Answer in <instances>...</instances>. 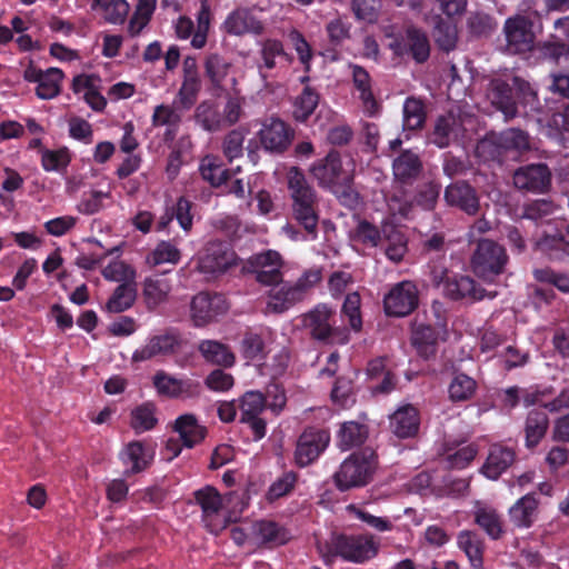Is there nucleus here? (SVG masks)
Returning <instances> with one entry per match:
<instances>
[{"mask_svg": "<svg viewBox=\"0 0 569 569\" xmlns=\"http://www.w3.org/2000/svg\"><path fill=\"white\" fill-rule=\"evenodd\" d=\"M92 12L108 24L121 26L128 20L127 32L139 36L149 24L157 8V0H137L133 12L128 19V0H91Z\"/></svg>", "mask_w": 569, "mask_h": 569, "instance_id": "nucleus-1", "label": "nucleus"}, {"mask_svg": "<svg viewBox=\"0 0 569 569\" xmlns=\"http://www.w3.org/2000/svg\"><path fill=\"white\" fill-rule=\"evenodd\" d=\"M316 548L325 565L337 557L355 563H363L377 556L379 543L372 535H345L332 532L329 539H317Z\"/></svg>", "mask_w": 569, "mask_h": 569, "instance_id": "nucleus-2", "label": "nucleus"}, {"mask_svg": "<svg viewBox=\"0 0 569 569\" xmlns=\"http://www.w3.org/2000/svg\"><path fill=\"white\" fill-rule=\"evenodd\" d=\"M377 466L378 456L373 450L366 448L353 452L333 475L335 485L340 491L365 487L372 480Z\"/></svg>", "mask_w": 569, "mask_h": 569, "instance_id": "nucleus-3", "label": "nucleus"}, {"mask_svg": "<svg viewBox=\"0 0 569 569\" xmlns=\"http://www.w3.org/2000/svg\"><path fill=\"white\" fill-rule=\"evenodd\" d=\"M302 326L309 337L321 345H345L348 332L337 326V312L326 303H319L302 315Z\"/></svg>", "mask_w": 569, "mask_h": 569, "instance_id": "nucleus-4", "label": "nucleus"}, {"mask_svg": "<svg viewBox=\"0 0 569 569\" xmlns=\"http://www.w3.org/2000/svg\"><path fill=\"white\" fill-rule=\"evenodd\" d=\"M509 262L506 248L488 238L477 240L470 258L472 272L480 279L493 281L502 274Z\"/></svg>", "mask_w": 569, "mask_h": 569, "instance_id": "nucleus-5", "label": "nucleus"}, {"mask_svg": "<svg viewBox=\"0 0 569 569\" xmlns=\"http://www.w3.org/2000/svg\"><path fill=\"white\" fill-rule=\"evenodd\" d=\"M239 258L228 241L210 240L198 252L197 268L201 273L219 276L238 266Z\"/></svg>", "mask_w": 569, "mask_h": 569, "instance_id": "nucleus-6", "label": "nucleus"}, {"mask_svg": "<svg viewBox=\"0 0 569 569\" xmlns=\"http://www.w3.org/2000/svg\"><path fill=\"white\" fill-rule=\"evenodd\" d=\"M512 87L513 88H511L507 82L493 80L490 83V90L488 93V99L491 104L500 110L507 119L516 116V104L512 99L513 91L526 103L533 102L536 99V92L526 81L519 78H512Z\"/></svg>", "mask_w": 569, "mask_h": 569, "instance_id": "nucleus-7", "label": "nucleus"}, {"mask_svg": "<svg viewBox=\"0 0 569 569\" xmlns=\"http://www.w3.org/2000/svg\"><path fill=\"white\" fill-rule=\"evenodd\" d=\"M353 170L355 163L350 159L343 160L338 153L330 152L323 160L312 166L310 171L320 186L332 190L351 182Z\"/></svg>", "mask_w": 569, "mask_h": 569, "instance_id": "nucleus-8", "label": "nucleus"}, {"mask_svg": "<svg viewBox=\"0 0 569 569\" xmlns=\"http://www.w3.org/2000/svg\"><path fill=\"white\" fill-rule=\"evenodd\" d=\"M432 282L436 286L443 284V293L453 301L469 300L478 301L483 299L485 289L466 274H449L447 269L433 270Z\"/></svg>", "mask_w": 569, "mask_h": 569, "instance_id": "nucleus-9", "label": "nucleus"}, {"mask_svg": "<svg viewBox=\"0 0 569 569\" xmlns=\"http://www.w3.org/2000/svg\"><path fill=\"white\" fill-rule=\"evenodd\" d=\"M330 432L327 429L308 427L299 436L295 462L299 468L312 465L325 452L330 443Z\"/></svg>", "mask_w": 569, "mask_h": 569, "instance_id": "nucleus-10", "label": "nucleus"}, {"mask_svg": "<svg viewBox=\"0 0 569 569\" xmlns=\"http://www.w3.org/2000/svg\"><path fill=\"white\" fill-rule=\"evenodd\" d=\"M418 306L419 291L416 283L410 280L396 283L383 298V309L389 317H406Z\"/></svg>", "mask_w": 569, "mask_h": 569, "instance_id": "nucleus-11", "label": "nucleus"}, {"mask_svg": "<svg viewBox=\"0 0 569 569\" xmlns=\"http://www.w3.org/2000/svg\"><path fill=\"white\" fill-rule=\"evenodd\" d=\"M193 497L201 508V519L207 530L219 535L227 527V519L222 515L223 501L219 491L211 486H206L194 491Z\"/></svg>", "mask_w": 569, "mask_h": 569, "instance_id": "nucleus-12", "label": "nucleus"}, {"mask_svg": "<svg viewBox=\"0 0 569 569\" xmlns=\"http://www.w3.org/2000/svg\"><path fill=\"white\" fill-rule=\"evenodd\" d=\"M281 257L277 251L267 250L253 254L247 260L243 269L254 274L257 282L271 288L282 280Z\"/></svg>", "mask_w": 569, "mask_h": 569, "instance_id": "nucleus-13", "label": "nucleus"}, {"mask_svg": "<svg viewBox=\"0 0 569 569\" xmlns=\"http://www.w3.org/2000/svg\"><path fill=\"white\" fill-rule=\"evenodd\" d=\"M532 16H516L506 21L505 33L507 50L510 53L523 54L535 48V32L532 30Z\"/></svg>", "mask_w": 569, "mask_h": 569, "instance_id": "nucleus-14", "label": "nucleus"}, {"mask_svg": "<svg viewBox=\"0 0 569 569\" xmlns=\"http://www.w3.org/2000/svg\"><path fill=\"white\" fill-rule=\"evenodd\" d=\"M266 408L267 398L260 391L250 390L240 398V422L249 426L256 441L262 439L267 432V423L260 417Z\"/></svg>", "mask_w": 569, "mask_h": 569, "instance_id": "nucleus-15", "label": "nucleus"}, {"mask_svg": "<svg viewBox=\"0 0 569 569\" xmlns=\"http://www.w3.org/2000/svg\"><path fill=\"white\" fill-rule=\"evenodd\" d=\"M528 137L520 130L510 129L502 132L499 138L492 133L482 139L476 147L478 157L488 160L500 154V149H527Z\"/></svg>", "mask_w": 569, "mask_h": 569, "instance_id": "nucleus-16", "label": "nucleus"}, {"mask_svg": "<svg viewBox=\"0 0 569 569\" xmlns=\"http://www.w3.org/2000/svg\"><path fill=\"white\" fill-rule=\"evenodd\" d=\"M190 309L194 326L203 327L227 312L228 306L221 295L200 292L192 298Z\"/></svg>", "mask_w": 569, "mask_h": 569, "instance_id": "nucleus-17", "label": "nucleus"}, {"mask_svg": "<svg viewBox=\"0 0 569 569\" xmlns=\"http://www.w3.org/2000/svg\"><path fill=\"white\" fill-rule=\"evenodd\" d=\"M23 78L28 82L37 83L36 94L42 100H49L57 97L61 89L63 72L58 68L41 70L34 66H29L23 72Z\"/></svg>", "mask_w": 569, "mask_h": 569, "instance_id": "nucleus-18", "label": "nucleus"}, {"mask_svg": "<svg viewBox=\"0 0 569 569\" xmlns=\"http://www.w3.org/2000/svg\"><path fill=\"white\" fill-rule=\"evenodd\" d=\"M439 335V330L435 326L420 322L418 319L410 325V343L417 355L425 360L436 357Z\"/></svg>", "mask_w": 569, "mask_h": 569, "instance_id": "nucleus-19", "label": "nucleus"}, {"mask_svg": "<svg viewBox=\"0 0 569 569\" xmlns=\"http://www.w3.org/2000/svg\"><path fill=\"white\" fill-rule=\"evenodd\" d=\"M288 188L291 193L293 209L298 213H309L317 209L315 192L308 186L303 173L296 167L288 171Z\"/></svg>", "mask_w": 569, "mask_h": 569, "instance_id": "nucleus-20", "label": "nucleus"}, {"mask_svg": "<svg viewBox=\"0 0 569 569\" xmlns=\"http://www.w3.org/2000/svg\"><path fill=\"white\" fill-rule=\"evenodd\" d=\"M389 430L398 439H413L420 430V413L412 405L399 407L389 416Z\"/></svg>", "mask_w": 569, "mask_h": 569, "instance_id": "nucleus-21", "label": "nucleus"}, {"mask_svg": "<svg viewBox=\"0 0 569 569\" xmlns=\"http://www.w3.org/2000/svg\"><path fill=\"white\" fill-rule=\"evenodd\" d=\"M540 499L537 492H529L520 497L509 508L510 522L519 529H529L538 520Z\"/></svg>", "mask_w": 569, "mask_h": 569, "instance_id": "nucleus-22", "label": "nucleus"}, {"mask_svg": "<svg viewBox=\"0 0 569 569\" xmlns=\"http://www.w3.org/2000/svg\"><path fill=\"white\" fill-rule=\"evenodd\" d=\"M260 141L268 151L281 152L291 143L292 132L280 119H267L259 131Z\"/></svg>", "mask_w": 569, "mask_h": 569, "instance_id": "nucleus-23", "label": "nucleus"}, {"mask_svg": "<svg viewBox=\"0 0 569 569\" xmlns=\"http://www.w3.org/2000/svg\"><path fill=\"white\" fill-rule=\"evenodd\" d=\"M516 450L501 443L489 448L488 457L481 467V473L491 480H497L516 461Z\"/></svg>", "mask_w": 569, "mask_h": 569, "instance_id": "nucleus-24", "label": "nucleus"}, {"mask_svg": "<svg viewBox=\"0 0 569 569\" xmlns=\"http://www.w3.org/2000/svg\"><path fill=\"white\" fill-rule=\"evenodd\" d=\"M303 298L299 288L291 282L281 280L280 283L269 290L267 306L270 311L282 313L303 300Z\"/></svg>", "mask_w": 569, "mask_h": 569, "instance_id": "nucleus-25", "label": "nucleus"}, {"mask_svg": "<svg viewBox=\"0 0 569 569\" xmlns=\"http://www.w3.org/2000/svg\"><path fill=\"white\" fill-rule=\"evenodd\" d=\"M222 30L233 36L259 34L263 31V24L249 10L236 9L227 16Z\"/></svg>", "mask_w": 569, "mask_h": 569, "instance_id": "nucleus-26", "label": "nucleus"}, {"mask_svg": "<svg viewBox=\"0 0 569 569\" xmlns=\"http://www.w3.org/2000/svg\"><path fill=\"white\" fill-rule=\"evenodd\" d=\"M549 417L541 407L528 411L525 420V446L527 449H535L546 437L549 429Z\"/></svg>", "mask_w": 569, "mask_h": 569, "instance_id": "nucleus-27", "label": "nucleus"}, {"mask_svg": "<svg viewBox=\"0 0 569 569\" xmlns=\"http://www.w3.org/2000/svg\"><path fill=\"white\" fill-rule=\"evenodd\" d=\"M513 182L519 189L542 192L550 183V172L543 164L528 166L516 171Z\"/></svg>", "mask_w": 569, "mask_h": 569, "instance_id": "nucleus-28", "label": "nucleus"}, {"mask_svg": "<svg viewBox=\"0 0 569 569\" xmlns=\"http://www.w3.org/2000/svg\"><path fill=\"white\" fill-rule=\"evenodd\" d=\"M180 347V340L178 336L172 333H166L154 336L144 347L136 350L132 359L133 361H146L157 356H167L174 353Z\"/></svg>", "mask_w": 569, "mask_h": 569, "instance_id": "nucleus-29", "label": "nucleus"}, {"mask_svg": "<svg viewBox=\"0 0 569 569\" xmlns=\"http://www.w3.org/2000/svg\"><path fill=\"white\" fill-rule=\"evenodd\" d=\"M198 351L206 362L220 368H231L236 356L228 345L218 340L204 339L198 345Z\"/></svg>", "mask_w": 569, "mask_h": 569, "instance_id": "nucleus-30", "label": "nucleus"}, {"mask_svg": "<svg viewBox=\"0 0 569 569\" xmlns=\"http://www.w3.org/2000/svg\"><path fill=\"white\" fill-rule=\"evenodd\" d=\"M101 80L94 74H79L73 79L72 89L82 96L87 103L94 110H101L106 100L100 92Z\"/></svg>", "mask_w": 569, "mask_h": 569, "instance_id": "nucleus-31", "label": "nucleus"}, {"mask_svg": "<svg viewBox=\"0 0 569 569\" xmlns=\"http://www.w3.org/2000/svg\"><path fill=\"white\" fill-rule=\"evenodd\" d=\"M174 431L186 448H193L204 440L207 428L199 425L194 415L186 413L176 419Z\"/></svg>", "mask_w": 569, "mask_h": 569, "instance_id": "nucleus-32", "label": "nucleus"}, {"mask_svg": "<svg viewBox=\"0 0 569 569\" xmlns=\"http://www.w3.org/2000/svg\"><path fill=\"white\" fill-rule=\"evenodd\" d=\"M252 531L262 545L273 548L286 545L290 540L289 531L272 520H258L252 525Z\"/></svg>", "mask_w": 569, "mask_h": 569, "instance_id": "nucleus-33", "label": "nucleus"}, {"mask_svg": "<svg viewBox=\"0 0 569 569\" xmlns=\"http://www.w3.org/2000/svg\"><path fill=\"white\" fill-rule=\"evenodd\" d=\"M120 459L126 466H130L124 471V476L136 475L146 470L152 461V455L148 453L141 441L129 442L120 453Z\"/></svg>", "mask_w": 569, "mask_h": 569, "instance_id": "nucleus-34", "label": "nucleus"}, {"mask_svg": "<svg viewBox=\"0 0 569 569\" xmlns=\"http://www.w3.org/2000/svg\"><path fill=\"white\" fill-rule=\"evenodd\" d=\"M369 437V428L358 421H345L340 425L337 442L338 447L346 451L362 446Z\"/></svg>", "mask_w": 569, "mask_h": 569, "instance_id": "nucleus-35", "label": "nucleus"}, {"mask_svg": "<svg viewBox=\"0 0 569 569\" xmlns=\"http://www.w3.org/2000/svg\"><path fill=\"white\" fill-rule=\"evenodd\" d=\"M457 545L465 552L473 569H482L485 546L477 532L470 530L460 531L457 536Z\"/></svg>", "mask_w": 569, "mask_h": 569, "instance_id": "nucleus-36", "label": "nucleus"}, {"mask_svg": "<svg viewBox=\"0 0 569 569\" xmlns=\"http://www.w3.org/2000/svg\"><path fill=\"white\" fill-rule=\"evenodd\" d=\"M537 248L551 261L569 260V240L561 233L543 236L537 242Z\"/></svg>", "mask_w": 569, "mask_h": 569, "instance_id": "nucleus-37", "label": "nucleus"}, {"mask_svg": "<svg viewBox=\"0 0 569 569\" xmlns=\"http://www.w3.org/2000/svg\"><path fill=\"white\" fill-rule=\"evenodd\" d=\"M199 171L201 177L212 187H220L231 178V172L224 168L218 156L208 154L200 161Z\"/></svg>", "mask_w": 569, "mask_h": 569, "instance_id": "nucleus-38", "label": "nucleus"}, {"mask_svg": "<svg viewBox=\"0 0 569 569\" xmlns=\"http://www.w3.org/2000/svg\"><path fill=\"white\" fill-rule=\"evenodd\" d=\"M352 77L355 88L359 92V99L362 102L363 111L369 116L376 114L378 111V102L373 97L368 72L358 66H353Z\"/></svg>", "mask_w": 569, "mask_h": 569, "instance_id": "nucleus-39", "label": "nucleus"}, {"mask_svg": "<svg viewBox=\"0 0 569 569\" xmlns=\"http://www.w3.org/2000/svg\"><path fill=\"white\" fill-rule=\"evenodd\" d=\"M397 54L411 52L418 62H423L429 57V43L426 36L417 30H408L406 43L391 44Z\"/></svg>", "mask_w": 569, "mask_h": 569, "instance_id": "nucleus-40", "label": "nucleus"}, {"mask_svg": "<svg viewBox=\"0 0 569 569\" xmlns=\"http://www.w3.org/2000/svg\"><path fill=\"white\" fill-rule=\"evenodd\" d=\"M137 299V289L132 282L120 283L106 303V309L112 313H120L130 309Z\"/></svg>", "mask_w": 569, "mask_h": 569, "instance_id": "nucleus-41", "label": "nucleus"}, {"mask_svg": "<svg viewBox=\"0 0 569 569\" xmlns=\"http://www.w3.org/2000/svg\"><path fill=\"white\" fill-rule=\"evenodd\" d=\"M171 291V283L168 279L156 276L147 278L143 283V297L148 309H154L163 302Z\"/></svg>", "mask_w": 569, "mask_h": 569, "instance_id": "nucleus-42", "label": "nucleus"}, {"mask_svg": "<svg viewBox=\"0 0 569 569\" xmlns=\"http://www.w3.org/2000/svg\"><path fill=\"white\" fill-rule=\"evenodd\" d=\"M295 223H287L283 232L291 240H307L317 238V227L319 216H295Z\"/></svg>", "mask_w": 569, "mask_h": 569, "instance_id": "nucleus-43", "label": "nucleus"}, {"mask_svg": "<svg viewBox=\"0 0 569 569\" xmlns=\"http://www.w3.org/2000/svg\"><path fill=\"white\" fill-rule=\"evenodd\" d=\"M448 203L458 209L470 211L477 210V198L475 191L468 184L456 183L449 186L446 190Z\"/></svg>", "mask_w": 569, "mask_h": 569, "instance_id": "nucleus-44", "label": "nucleus"}, {"mask_svg": "<svg viewBox=\"0 0 569 569\" xmlns=\"http://www.w3.org/2000/svg\"><path fill=\"white\" fill-rule=\"evenodd\" d=\"M475 522L493 540L503 533L500 515L492 508H478L475 512Z\"/></svg>", "mask_w": 569, "mask_h": 569, "instance_id": "nucleus-45", "label": "nucleus"}, {"mask_svg": "<svg viewBox=\"0 0 569 569\" xmlns=\"http://www.w3.org/2000/svg\"><path fill=\"white\" fill-rule=\"evenodd\" d=\"M157 422L156 406L152 402H143L131 411L130 426L136 433L153 429Z\"/></svg>", "mask_w": 569, "mask_h": 569, "instance_id": "nucleus-46", "label": "nucleus"}, {"mask_svg": "<svg viewBox=\"0 0 569 569\" xmlns=\"http://www.w3.org/2000/svg\"><path fill=\"white\" fill-rule=\"evenodd\" d=\"M477 390V382L466 373H457L452 378L448 392L453 402H461L471 399Z\"/></svg>", "mask_w": 569, "mask_h": 569, "instance_id": "nucleus-47", "label": "nucleus"}, {"mask_svg": "<svg viewBox=\"0 0 569 569\" xmlns=\"http://www.w3.org/2000/svg\"><path fill=\"white\" fill-rule=\"evenodd\" d=\"M241 355L249 361H262L267 357L266 345L259 333L248 331L243 335L240 346Z\"/></svg>", "mask_w": 569, "mask_h": 569, "instance_id": "nucleus-48", "label": "nucleus"}, {"mask_svg": "<svg viewBox=\"0 0 569 569\" xmlns=\"http://www.w3.org/2000/svg\"><path fill=\"white\" fill-rule=\"evenodd\" d=\"M71 161V153L68 148L62 147L54 150L44 149L41 153L42 168L46 171H62Z\"/></svg>", "mask_w": 569, "mask_h": 569, "instance_id": "nucleus-49", "label": "nucleus"}, {"mask_svg": "<svg viewBox=\"0 0 569 569\" xmlns=\"http://www.w3.org/2000/svg\"><path fill=\"white\" fill-rule=\"evenodd\" d=\"M298 475L295 471H287L276 479L267 491V499L273 502L289 495L296 487Z\"/></svg>", "mask_w": 569, "mask_h": 569, "instance_id": "nucleus-50", "label": "nucleus"}, {"mask_svg": "<svg viewBox=\"0 0 569 569\" xmlns=\"http://www.w3.org/2000/svg\"><path fill=\"white\" fill-rule=\"evenodd\" d=\"M206 74L217 88L223 87V81L229 73L230 63L218 54H210L206 60Z\"/></svg>", "mask_w": 569, "mask_h": 569, "instance_id": "nucleus-51", "label": "nucleus"}, {"mask_svg": "<svg viewBox=\"0 0 569 569\" xmlns=\"http://www.w3.org/2000/svg\"><path fill=\"white\" fill-rule=\"evenodd\" d=\"M331 400L341 408H348L355 402L352 380L338 377L331 390Z\"/></svg>", "mask_w": 569, "mask_h": 569, "instance_id": "nucleus-52", "label": "nucleus"}, {"mask_svg": "<svg viewBox=\"0 0 569 569\" xmlns=\"http://www.w3.org/2000/svg\"><path fill=\"white\" fill-rule=\"evenodd\" d=\"M420 170V162L411 152L402 153L393 163L395 176L399 180H407L415 177Z\"/></svg>", "mask_w": 569, "mask_h": 569, "instance_id": "nucleus-53", "label": "nucleus"}, {"mask_svg": "<svg viewBox=\"0 0 569 569\" xmlns=\"http://www.w3.org/2000/svg\"><path fill=\"white\" fill-rule=\"evenodd\" d=\"M425 121L423 104L417 99H407L403 106V127L406 130H415Z\"/></svg>", "mask_w": 569, "mask_h": 569, "instance_id": "nucleus-54", "label": "nucleus"}, {"mask_svg": "<svg viewBox=\"0 0 569 569\" xmlns=\"http://www.w3.org/2000/svg\"><path fill=\"white\" fill-rule=\"evenodd\" d=\"M456 120L453 116L442 117L438 120L433 134L432 142L439 148L447 147L453 137H457V129L453 128Z\"/></svg>", "mask_w": 569, "mask_h": 569, "instance_id": "nucleus-55", "label": "nucleus"}, {"mask_svg": "<svg viewBox=\"0 0 569 569\" xmlns=\"http://www.w3.org/2000/svg\"><path fill=\"white\" fill-rule=\"evenodd\" d=\"M318 101V94L310 88H306L295 101V118L299 121H305L315 111Z\"/></svg>", "mask_w": 569, "mask_h": 569, "instance_id": "nucleus-56", "label": "nucleus"}, {"mask_svg": "<svg viewBox=\"0 0 569 569\" xmlns=\"http://www.w3.org/2000/svg\"><path fill=\"white\" fill-rule=\"evenodd\" d=\"M181 253L177 247L170 242L162 241L148 257V262L158 266L164 262L177 264L180 261Z\"/></svg>", "mask_w": 569, "mask_h": 569, "instance_id": "nucleus-57", "label": "nucleus"}, {"mask_svg": "<svg viewBox=\"0 0 569 569\" xmlns=\"http://www.w3.org/2000/svg\"><path fill=\"white\" fill-rule=\"evenodd\" d=\"M361 299L358 292H351L346 296L341 312L349 319V325L355 331L362 328V319L360 313Z\"/></svg>", "mask_w": 569, "mask_h": 569, "instance_id": "nucleus-58", "label": "nucleus"}, {"mask_svg": "<svg viewBox=\"0 0 569 569\" xmlns=\"http://www.w3.org/2000/svg\"><path fill=\"white\" fill-rule=\"evenodd\" d=\"M197 121L209 131L223 128L222 114H220L210 103H201L197 108Z\"/></svg>", "mask_w": 569, "mask_h": 569, "instance_id": "nucleus-59", "label": "nucleus"}, {"mask_svg": "<svg viewBox=\"0 0 569 569\" xmlns=\"http://www.w3.org/2000/svg\"><path fill=\"white\" fill-rule=\"evenodd\" d=\"M247 131L244 128H238L232 130L224 139L223 141V153L229 159V161H232L233 159H237L242 156V144L244 140Z\"/></svg>", "mask_w": 569, "mask_h": 569, "instance_id": "nucleus-60", "label": "nucleus"}, {"mask_svg": "<svg viewBox=\"0 0 569 569\" xmlns=\"http://www.w3.org/2000/svg\"><path fill=\"white\" fill-rule=\"evenodd\" d=\"M204 385L212 391L226 392L233 387L234 379L231 373H228L219 368L212 370L206 377Z\"/></svg>", "mask_w": 569, "mask_h": 569, "instance_id": "nucleus-61", "label": "nucleus"}, {"mask_svg": "<svg viewBox=\"0 0 569 569\" xmlns=\"http://www.w3.org/2000/svg\"><path fill=\"white\" fill-rule=\"evenodd\" d=\"M381 233L375 224L367 220L359 221L355 230V239L366 246L377 247L381 240Z\"/></svg>", "mask_w": 569, "mask_h": 569, "instance_id": "nucleus-62", "label": "nucleus"}, {"mask_svg": "<svg viewBox=\"0 0 569 569\" xmlns=\"http://www.w3.org/2000/svg\"><path fill=\"white\" fill-rule=\"evenodd\" d=\"M102 276L107 280L117 282H128L129 279L134 277L133 269L123 261H112L102 270Z\"/></svg>", "mask_w": 569, "mask_h": 569, "instance_id": "nucleus-63", "label": "nucleus"}, {"mask_svg": "<svg viewBox=\"0 0 569 569\" xmlns=\"http://www.w3.org/2000/svg\"><path fill=\"white\" fill-rule=\"evenodd\" d=\"M179 380L164 371H158L153 376V386L161 396L178 398Z\"/></svg>", "mask_w": 569, "mask_h": 569, "instance_id": "nucleus-64", "label": "nucleus"}]
</instances>
